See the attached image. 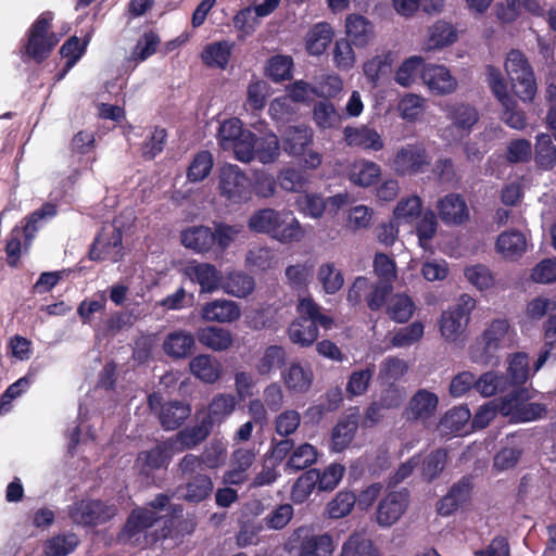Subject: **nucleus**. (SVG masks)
Listing matches in <instances>:
<instances>
[{"label":"nucleus","instance_id":"39","mask_svg":"<svg viewBox=\"0 0 556 556\" xmlns=\"http://www.w3.org/2000/svg\"><path fill=\"white\" fill-rule=\"evenodd\" d=\"M236 407V399L231 394H216L207 406V413L202 418L210 422L214 428L216 424H220L228 418Z\"/></svg>","mask_w":556,"mask_h":556},{"label":"nucleus","instance_id":"60","mask_svg":"<svg viewBox=\"0 0 556 556\" xmlns=\"http://www.w3.org/2000/svg\"><path fill=\"white\" fill-rule=\"evenodd\" d=\"M464 276L470 285L480 291L492 288L495 282L492 271L483 264H475L465 267Z\"/></svg>","mask_w":556,"mask_h":556},{"label":"nucleus","instance_id":"48","mask_svg":"<svg viewBox=\"0 0 556 556\" xmlns=\"http://www.w3.org/2000/svg\"><path fill=\"white\" fill-rule=\"evenodd\" d=\"M381 175L380 166L372 161H361L354 164L350 179L359 187H369L376 184Z\"/></svg>","mask_w":556,"mask_h":556},{"label":"nucleus","instance_id":"24","mask_svg":"<svg viewBox=\"0 0 556 556\" xmlns=\"http://www.w3.org/2000/svg\"><path fill=\"white\" fill-rule=\"evenodd\" d=\"M437 208L445 225H462L469 219V210L462 194H445L438 201Z\"/></svg>","mask_w":556,"mask_h":556},{"label":"nucleus","instance_id":"10","mask_svg":"<svg viewBox=\"0 0 556 556\" xmlns=\"http://www.w3.org/2000/svg\"><path fill=\"white\" fill-rule=\"evenodd\" d=\"M509 324L506 319H494L482 336L470 346V358L475 363L490 364L504 340Z\"/></svg>","mask_w":556,"mask_h":556},{"label":"nucleus","instance_id":"13","mask_svg":"<svg viewBox=\"0 0 556 556\" xmlns=\"http://www.w3.org/2000/svg\"><path fill=\"white\" fill-rule=\"evenodd\" d=\"M430 156L422 142L406 143L400 147L391 162L392 169L400 176H413L426 172Z\"/></svg>","mask_w":556,"mask_h":556},{"label":"nucleus","instance_id":"27","mask_svg":"<svg viewBox=\"0 0 556 556\" xmlns=\"http://www.w3.org/2000/svg\"><path fill=\"white\" fill-rule=\"evenodd\" d=\"M172 447L173 444L161 442L149 451L140 452L136 459L140 473L149 477L154 470L167 468L172 459Z\"/></svg>","mask_w":556,"mask_h":556},{"label":"nucleus","instance_id":"44","mask_svg":"<svg viewBox=\"0 0 556 556\" xmlns=\"http://www.w3.org/2000/svg\"><path fill=\"white\" fill-rule=\"evenodd\" d=\"M79 544L75 533L56 534L43 543L45 556H67L73 553Z\"/></svg>","mask_w":556,"mask_h":556},{"label":"nucleus","instance_id":"31","mask_svg":"<svg viewBox=\"0 0 556 556\" xmlns=\"http://www.w3.org/2000/svg\"><path fill=\"white\" fill-rule=\"evenodd\" d=\"M194 348L195 339L193 334L185 330L169 332L163 342V350L166 355L175 359L191 356Z\"/></svg>","mask_w":556,"mask_h":556},{"label":"nucleus","instance_id":"9","mask_svg":"<svg viewBox=\"0 0 556 556\" xmlns=\"http://www.w3.org/2000/svg\"><path fill=\"white\" fill-rule=\"evenodd\" d=\"M218 190L229 203L239 204L250 199L251 180L238 165L225 164L219 168Z\"/></svg>","mask_w":556,"mask_h":556},{"label":"nucleus","instance_id":"42","mask_svg":"<svg viewBox=\"0 0 556 556\" xmlns=\"http://www.w3.org/2000/svg\"><path fill=\"white\" fill-rule=\"evenodd\" d=\"M199 342L214 351H225L232 345L233 338L229 330L210 326L197 332Z\"/></svg>","mask_w":556,"mask_h":556},{"label":"nucleus","instance_id":"3","mask_svg":"<svg viewBox=\"0 0 556 556\" xmlns=\"http://www.w3.org/2000/svg\"><path fill=\"white\" fill-rule=\"evenodd\" d=\"M299 316L289 325L287 333L290 341L301 348L311 346L318 338L321 327L331 329L333 319L321 312L312 298H303L296 305Z\"/></svg>","mask_w":556,"mask_h":556},{"label":"nucleus","instance_id":"61","mask_svg":"<svg viewBox=\"0 0 556 556\" xmlns=\"http://www.w3.org/2000/svg\"><path fill=\"white\" fill-rule=\"evenodd\" d=\"M244 128L242 122L238 117H230L220 123L216 139L223 150H229L233 146L235 140L242 136Z\"/></svg>","mask_w":556,"mask_h":556},{"label":"nucleus","instance_id":"16","mask_svg":"<svg viewBox=\"0 0 556 556\" xmlns=\"http://www.w3.org/2000/svg\"><path fill=\"white\" fill-rule=\"evenodd\" d=\"M370 289L365 300L370 311H380L386 304L387 299L393 291L392 285H386L382 282L370 283L368 278L359 276L357 277L352 287L348 291V300L353 304H357L362 300V292Z\"/></svg>","mask_w":556,"mask_h":556},{"label":"nucleus","instance_id":"19","mask_svg":"<svg viewBox=\"0 0 556 556\" xmlns=\"http://www.w3.org/2000/svg\"><path fill=\"white\" fill-rule=\"evenodd\" d=\"M445 116L450 121L447 129L455 130L459 137H466L479 122V112L476 106L465 102L446 104Z\"/></svg>","mask_w":556,"mask_h":556},{"label":"nucleus","instance_id":"37","mask_svg":"<svg viewBox=\"0 0 556 556\" xmlns=\"http://www.w3.org/2000/svg\"><path fill=\"white\" fill-rule=\"evenodd\" d=\"M189 367L194 377L206 383L216 382L222 375L220 363L210 355H197L190 361Z\"/></svg>","mask_w":556,"mask_h":556},{"label":"nucleus","instance_id":"29","mask_svg":"<svg viewBox=\"0 0 556 556\" xmlns=\"http://www.w3.org/2000/svg\"><path fill=\"white\" fill-rule=\"evenodd\" d=\"M201 316L206 321L232 323L240 318L241 309L235 301L218 299L205 303L202 306Z\"/></svg>","mask_w":556,"mask_h":556},{"label":"nucleus","instance_id":"22","mask_svg":"<svg viewBox=\"0 0 556 556\" xmlns=\"http://www.w3.org/2000/svg\"><path fill=\"white\" fill-rule=\"evenodd\" d=\"M122 231L114 228L110 236L99 235L89 249L91 261L111 260L118 262L122 258Z\"/></svg>","mask_w":556,"mask_h":556},{"label":"nucleus","instance_id":"57","mask_svg":"<svg viewBox=\"0 0 556 556\" xmlns=\"http://www.w3.org/2000/svg\"><path fill=\"white\" fill-rule=\"evenodd\" d=\"M457 39V33L454 27L444 21H438L430 29L428 47L430 49H440L452 45Z\"/></svg>","mask_w":556,"mask_h":556},{"label":"nucleus","instance_id":"35","mask_svg":"<svg viewBox=\"0 0 556 556\" xmlns=\"http://www.w3.org/2000/svg\"><path fill=\"white\" fill-rule=\"evenodd\" d=\"M496 250L506 258L518 260L527 250V241L519 230L502 232L496 240Z\"/></svg>","mask_w":556,"mask_h":556},{"label":"nucleus","instance_id":"64","mask_svg":"<svg viewBox=\"0 0 556 556\" xmlns=\"http://www.w3.org/2000/svg\"><path fill=\"white\" fill-rule=\"evenodd\" d=\"M507 378L503 375H497L494 371L482 374L478 379L476 378L475 389L482 396H492L505 390Z\"/></svg>","mask_w":556,"mask_h":556},{"label":"nucleus","instance_id":"41","mask_svg":"<svg viewBox=\"0 0 556 556\" xmlns=\"http://www.w3.org/2000/svg\"><path fill=\"white\" fill-rule=\"evenodd\" d=\"M518 78L508 77L514 93L525 103H530L535 98L538 91L534 71L531 65L517 72Z\"/></svg>","mask_w":556,"mask_h":556},{"label":"nucleus","instance_id":"14","mask_svg":"<svg viewBox=\"0 0 556 556\" xmlns=\"http://www.w3.org/2000/svg\"><path fill=\"white\" fill-rule=\"evenodd\" d=\"M527 400H529L527 389H511L503 401L502 409L505 415H511L516 421L520 422L536 420L546 415L547 408L544 404L526 403Z\"/></svg>","mask_w":556,"mask_h":556},{"label":"nucleus","instance_id":"53","mask_svg":"<svg viewBox=\"0 0 556 556\" xmlns=\"http://www.w3.org/2000/svg\"><path fill=\"white\" fill-rule=\"evenodd\" d=\"M446 462V450L437 448L431 451L422 460L420 459L422 478L428 482H432L441 475Z\"/></svg>","mask_w":556,"mask_h":556},{"label":"nucleus","instance_id":"51","mask_svg":"<svg viewBox=\"0 0 556 556\" xmlns=\"http://www.w3.org/2000/svg\"><path fill=\"white\" fill-rule=\"evenodd\" d=\"M506 378L509 379L513 389L523 388L529 378V362L526 353L518 352L509 358Z\"/></svg>","mask_w":556,"mask_h":556},{"label":"nucleus","instance_id":"4","mask_svg":"<svg viewBox=\"0 0 556 556\" xmlns=\"http://www.w3.org/2000/svg\"><path fill=\"white\" fill-rule=\"evenodd\" d=\"M54 13L43 11L31 23L21 41V55L37 64L43 63L50 58L54 48L59 45L62 34L53 30Z\"/></svg>","mask_w":556,"mask_h":556},{"label":"nucleus","instance_id":"59","mask_svg":"<svg viewBox=\"0 0 556 556\" xmlns=\"http://www.w3.org/2000/svg\"><path fill=\"white\" fill-rule=\"evenodd\" d=\"M296 210L305 216L320 218L326 210V200L316 193H302L295 200Z\"/></svg>","mask_w":556,"mask_h":556},{"label":"nucleus","instance_id":"26","mask_svg":"<svg viewBox=\"0 0 556 556\" xmlns=\"http://www.w3.org/2000/svg\"><path fill=\"white\" fill-rule=\"evenodd\" d=\"M439 405V397L435 393L419 389L409 400L405 409L407 420L427 421L434 416Z\"/></svg>","mask_w":556,"mask_h":556},{"label":"nucleus","instance_id":"56","mask_svg":"<svg viewBox=\"0 0 556 556\" xmlns=\"http://www.w3.org/2000/svg\"><path fill=\"white\" fill-rule=\"evenodd\" d=\"M318 488V470L309 469L302 473L291 490V498L294 503L305 502L315 488Z\"/></svg>","mask_w":556,"mask_h":556},{"label":"nucleus","instance_id":"21","mask_svg":"<svg viewBox=\"0 0 556 556\" xmlns=\"http://www.w3.org/2000/svg\"><path fill=\"white\" fill-rule=\"evenodd\" d=\"M421 79L428 89L437 96L452 93L457 81L443 65L426 64L421 71Z\"/></svg>","mask_w":556,"mask_h":556},{"label":"nucleus","instance_id":"23","mask_svg":"<svg viewBox=\"0 0 556 556\" xmlns=\"http://www.w3.org/2000/svg\"><path fill=\"white\" fill-rule=\"evenodd\" d=\"M281 379L292 393H307L313 384L314 374L308 364L294 361L281 370Z\"/></svg>","mask_w":556,"mask_h":556},{"label":"nucleus","instance_id":"5","mask_svg":"<svg viewBox=\"0 0 556 556\" xmlns=\"http://www.w3.org/2000/svg\"><path fill=\"white\" fill-rule=\"evenodd\" d=\"M485 71L486 83L503 108L501 119L513 129L526 128V113L519 108L515 98L508 93L507 84L501 70L494 65H488Z\"/></svg>","mask_w":556,"mask_h":556},{"label":"nucleus","instance_id":"20","mask_svg":"<svg viewBox=\"0 0 556 556\" xmlns=\"http://www.w3.org/2000/svg\"><path fill=\"white\" fill-rule=\"evenodd\" d=\"M185 275L200 286L201 293H213L222 285L223 274L211 263L190 262L185 268Z\"/></svg>","mask_w":556,"mask_h":556},{"label":"nucleus","instance_id":"33","mask_svg":"<svg viewBox=\"0 0 556 556\" xmlns=\"http://www.w3.org/2000/svg\"><path fill=\"white\" fill-rule=\"evenodd\" d=\"M346 35L356 47H365L374 37L372 23L361 14H349L345 18Z\"/></svg>","mask_w":556,"mask_h":556},{"label":"nucleus","instance_id":"1","mask_svg":"<svg viewBox=\"0 0 556 556\" xmlns=\"http://www.w3.org/2000/svg\"><path fill=\"white\" fill-rule=\"evenodd\" d=\"M242 231L240 225H228L224 222H215L214 228L208 226H191L181 231V244L194 251L205 254L210 252H225Z\"/></svg>","mask_w":556,"mask_h":556},{"label":"nucleus","instance_id":"18","mask_svg":"<svg viewBox=\"0 0 556 556\" xmlns=\"http://www.w3.org/2000/svg\"><path fill=\"white\" fill-rule=\"evenodd\" d=\"M409 503V491L389 492L378 504L376 519L381 527H391L405 513Z\"/></svg>","mask_w":556,"mask_h":556},{"label":"nucleus","instance_id":"62","mask_svg":"<svg viewBox=\"0 0 556 556\" xmlns=\"http://www.w3.org/2000/svg\"><path fill=\"white\" fill-rule=\"evenodd\" d=\"M356 504V494L352 491H340L336 497L327 504L328 516L339 519L348 516Z\"/></svg>","mask_w":556,"mask_h":556},{"label":"nucleus","instance_id":"32","mask_svg":"<svg viewBox=\"0 0 556 556\" xmlns=\"http://www.w3.org/2000/svg\"><path fill=\"white\" fill-rule=\"evenodd\" d=\"M233 48L235 42L229 40L207 43L201 52V60L207 67L226 70L231 59Z\"/></svg>","mask_w":556,"mask_h":556},{"label":"nucleus","instance_id":"54","mask_svg":"<svg viewBox=\"0 0 556 556\" xmlns=\"http://www.w3.org/2000/svg\"><path fill=\"white\" fill-rule=\"evenodd\" d=\"M340 556H380L372 541L354 533L343 543Z\"/></svg>","mask_w":556,"mask_h":556},{"label":"nucleus","instance_id":"52","mask_svg":"<svg viewBox=\"0 0 556 556\" xmlns=\"http://www.w3.org/2000/svg\"><path fill=\"white\" fill-rule=\"evenodd\" d=\"M415 309L416 305L410 296L397 293L391 299L387 312L392 320L403 324L412 318Z\"/></svg>","mask_w":556,"mask_h":556},{"label":"nucleus","instance_id":"34","mask_svg":"<svg viewBox=\"0 0 556 556\" xmlns=\"http://www.w3.org/2000/svg\"><path fill=\"white\" fill-rule=\"evenodd\" d=\"M287 363V351L282 345L271 344L265 348L255 365L260 376L268 377L276 370H282Z\"/></svg>","mask_w":556,"mask_h":556},{"label":"nucleus","instance_id":"7","mask_svg":"<svg viewBox=\"0 0 556 556\" xmlns=\"http://www.w3.org/2000/svg\"><path fill=\"white\" fill-rule=\"evenodd\" d=\"M162 518L148 507L134 508L117 534V542L129 543L141 548L154 545L155 543L146 542V538L153 534V531L149 532V529Z\"/></svg>","mask_w":556,"mask_h":556},{"label":"nucleus","instance_id":"40","mask_svg":"<svg viewBox=\"0 0 556 556\" xmlns=\"http://www.w3.org/2000/svg\"><path fill=\"white\" fill-rule=\"evenodd\" d=\"M518 78L508 77L514 93L525 103H530L535 98L538 91L534 71L531 65L517 72Z\"/></svg>","mask_w":556,"mask_h":556},{"label":"nucleus","instance_id":"12","mask_svg":"<svg viewBox=\"0 0 556 556\" xmlns=\"http://www.w3.org/2000/svg\"><path fill=\"white\" fill-rule=\"evenodd\" d=\"M476 300L469 294H462L454 307L444 311L440 319L441 334L450 341H456L465 331Z\"/></svg>","mask_w":556,"mask_h":556},{"label":"nucleus","instance_id":"58","mask_svg":"<svg viewBox=\"0 0 556 556\" xmlns=\"http://www.w3.org/2000/svg\"><path fill=\"white\" fill-rule=\"evenodd\" d=\"M90 41V35H86L83 40L77 36H71L60 48V55L66 60L67 67H74L75 64L85 54L88 43Z\"/></svg>","mask_w":556,"mask_h":556},{"label":"nucleus","instance_id":"45","mask_svg":"<svg viewBox=\"0 0 556 556\" xmlns=\"http://www.w3.org/2000/svg\"><path fill=\"white\" fill-rule=\"evenodd\" d=\"M318 453L315 446L303 443L292 451L287 464L286 471L289 473L304 470L316 463Z\"/></svg>","mask_w":556,"mask_h":556},{"label":"nucleus","instance_id":"47","mask_svg":"<svg viewBox=\"0 0 556 556\" xmlns=\"http://www.w3.org/2000/svg\"><path fill=\"white\" fill-rule=\"evenodd\" d=\"M255 460V453L252 450L238 448L232 455L235 468L228 471L225 480L229 483H241L245 479V471Z\"/></svg>","mask_w":556,"mask_h":556},{"label":"nucleus","instance_id":"25","mask_svg":"<svg viewBox=\"0 0 556 556\" xmlns=\"http://www.w3.org/2000/svg\"><path fill=\"white\" fill-rule=\"evenodd\" d=\"M343 137L346 146L351 148L378 152L384 147L383 140L379 132L366 125L358 127H344Z\"/></svg>","mask_w":556,"mask_h":556},{"label":"nucleus","instance_id":"28","mask_svg":"<svg viewBox=\"0 0 556 556\" xmlns=\"http://www.w3.org/2000/svg\"><path fill=\"white\" fill-rule=\"evenodd\" d=\"M213 428L201 418L195 425L179 430L172 440L173 447L178 452L191 450L201 444L211 434Z\"/></svg>","mask_w":556,"mask_h":556},{"label":"nucleus","instance_id":"38","mask_svg":"<svg viewBox=\"0 0 556 556\" xmlns=\"http://www.w3.org/2000/svg\"><path fill=\"white\" fill-rule=\"evenodd\" d=\"M186 483L179 489H185L184 500L189 503L198 504L206 500L213 491V481L206 473H197L193 477L186 478Z\"/></svg>","mask_w":556,"mask_h":556},{"label":"nucleus","instance_id":"43","mask_svg":"<svg viewBox=\"0 0 556 556\" xmlns=\"http://www.w3.org/2000/svg\"><path fill=\"white\" fill-rule=\"evenodd\" d=\"M254 279L242 271L228 273L222 277L220 288L228 294L237 298H245L254 290Z\"/></svg>","mask_w":556,"mask_h":556},{"label":"nucleus","instance_id":"55","mask_svg":"<svg viewBox=\"0 0 556 556\" xmlns=\"http://www.w3.org/2000/svg\"><path fill=\"white\" fill-rule=\"evenodd\" d=\"M255 159L263 164H269L277 160L280 154V143L275 134H267L263 137L255 136Z\"/></svg>","mask_w":556,"mask_h":556},{"label":"nucleus","instance_id":"46","mask_svg":"<svg viewBox=\"0 0 556 556\" xmlns=\"http://www.w3.org/2000/svg\"><path fill=\"white\" fill-rule=\"evenodd\" d=\"M535 163L545 170L552 169L556 164V147L551 135L541 132L535 137Z\"/></svg>","mask_w":556,"mask_h":556},{"label":"nucleus","instance_id":"36","mask_svg":"<svg viewBox=\"0 0 556 556\" xmlns=\"http://www.w3.org/2000/svg\"><path fill=\"white\" fill-rule=\"evenodd\" d=\"M333 39V29L327 22L315 24L306 34V51L311 55H321Z\"/></svg>","mask_w":556,"mask_h":556},{"label":"nucleus","instance_id":"11","mask_svg":"<svg viewBox=\"0 0 556 556\" xmlns=\"http://www.w3.org/2000/svg\"><path fill=\"white\" fill-rule=\"evenodd\" d=\"M116 514V506L102 500L78 501L71 506L68 511L73 522L84 527L103 525L114 518Z\"/></svg>","mask_w":556,"mask_h":556},{"label":"nucleus","instance_id":"15","mask_svg":"<svg viewBox=\"0 0 556 556\" xmlns=\"http://www.w3.org/2000/svg\"><path fill=\"white\" fill-rule=\"evenodd\" d=\"M161 395L152 393L148 396L151 410H159V421L164 430L178 429L191 415V406L184 401H168L163 403Z\"/></svg>","mask_w":556,"mask_h":556},{"label":"nucleus","instance_id":"30","mask_svg":"<svg viewBox=\"0 0 556 556\" xmlns=\"http://www.w3.org/2000/svg\"><path fill=\"white\" fill-rule=\"evenodd\" d=\"M359 416L356 413L340 418L331 431V450L344 451L354 440L357 432Z\"/></svg>","mask_w":556,"mask_h":556},{"label":"nucleus","instance_id":"8","mask_svg":"<svg viewBox=\"0 0 556 556\" xmlns=\"http://www.w3.org/2000/svg\"><path fill=\"white\" fill-rule=\"evenodd\" d=\"M285 549L298 556H330L334 545L329 533L315 534L311 528L301 526L288 536Z\"/></svg>","mask_w":556,"mask_h":556},{"label":"nucleus","instance_id":"49","mask_svg":"<svg viewBox=\"0 0 556 556\" xmlns=\"http://www.w3.org/2000/svg\"><path fill=\"white\" fill-rule=\"evenodd\" d=\"M213 155L208 150H201L194 154L187 169V179L190 182L203 181L212 172Z\"/></svg>","mask_w":556,"mask_h":556},{"label":"nucleus","instance_id":"17","mask_svg":"<svg viewBox=\"0 0 556 556\" xmlns=\"http://www.w3.org/2000/svg\"><path fill=\"white\" fill-rule=\"evenodd\" d=\"M473 484L471 476H463L453 483L447 493L437 502L440 516H451L471 501Z\"/></svg>","mask_w":556,"mask_h":556},{"label":"nucleus","instance_id":"2","mask_svg":"<svg viewBox=\"0 0 556 556\" xmlns=\"http://www.w3.org/2000/svg\"><path fill=\"white\" fill-rule=\"evenodd\" d=\"M251 231L265 233L282 244L300 242L305 231L291 212H279L274 208H261L248 220Z\"/></svg>","mask_w":556,"mask_h":556},{"label":"nucleus","instance_id":"6","mask_svg":"<svg viewBox=\"0 0 556 556\" xmlns=\"http://www.w3.org/2000/svg\"><path fill=\"white\" fill-rule=\"evenodd\" d=\"M312 146L313 130L308 126H290L282 136L283 151L305 168L316 169L323 162V155L314 151Z\"/></svg>","mask_w":556,"mask_h":556},{"label":"nucleus","instance_id":"50","mask_svg":"<svg viewBox=\"0 0 556 556\" xmlns=\"http://www.w3.org/2000/svg\"><path fill=\"white\" fill-rule=\"evenodd\" d=\"M421 214L422 200L416 194L402 198L393 210L394 218L406 224L416 222Z\"/></svg>","mask_w":556,"mask_h":556},{"label":"nucleus","instance_id":"63","mask_svg":"<svg viewBox=\"0 0 556 556\" xmlns=\"http://www.w3.org/2000/svg\"><path fill=\"white\" fill-rule=\"evenodd\" d=\"M293 60L289 55H275L269 59L266 75L275 83L288 80L292 77Z\"/></svg>","mask_w":556,"mask_h":556}]
</instances>
